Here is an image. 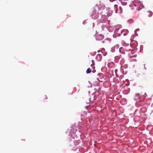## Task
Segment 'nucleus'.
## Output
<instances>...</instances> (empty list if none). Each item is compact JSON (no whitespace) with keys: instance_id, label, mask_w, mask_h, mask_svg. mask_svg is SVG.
I'll list each match as a JSON object with an SVG mask.
<instances>
[{"instance_id":"obj_9","label":"nucleus","mask_w":153,"mask_h":153,"mask_svg":"<svg viewBox=\"0 0 153 153\" xmlns=\"http://www.w3.org/2000/svg\"><path fill=\"white\" fill-rule=\"evenodd\" d=\"M120 102H121V103L122 104H123V101L122 100H121V101Z\"/></svg>"},{"instance_id":"obj_8","label":"nucleus","mask_w":153,"mask_h":153,"mask_svg":"<svg viewBox=\"0 0 153 153\" xmlns=\"http://www.w3.org/2000/svg\"><path fill=\"white\" fill-rule=\"evenodd\" d=\"M114 6L117 9V4H115L114 5Z\"/></svg>"},{"instance_id":"obj_11","label":"nucleus","mask_w":153,"mask_h":153,"mask_svg":"<svg viewBox=\"0 0 153 153\" xmlns=\"http://www.w3.org/2000/svg\"><path fill=\"white\" fill-rule=\"evenodd\" d=\"M45 99H47V97H46V96H45Z\"/></svg>"},{"instance_id":"obj_12","label":"nucleus","mask_w":153,"mask_h":153,"mask_svg":"<svg viewBox=\"0 0 153 153\" xmlns=\"http://www.w3.org/2000/svg\"><path fill=\"white\" fill-rule=\"evenodd\" d=\"M126 2H125V5H126Z\"/></svg>"},{"instance_id":"obj_5","label":"nucleus","mask_w":153,"mask_h":153,"mask_svg":"<svg viewBox=\"0 0 153 153\" xmlns=\"http://www.w3.org/2000/svg\"><path fill=\"white\" fill-rule=\"evenodd\" d=\"M126 82H127L128 83L127 84H126V85L127 86H128L129 85V80L128 79H126Z\"/></svg>"},{"instance_id":"obj_7","label":"nucleus","mask_w":153,"mask_h":153,"mask_svg":"<svg viewBox=\"0 0 153 153\" xmlns=\"http://www.w3.org/2000/svg\"><path fill=\"white\" fill-rule=\"evenodd\" d=\"M136 56H137V55H134L133 56H130V57H131V58H132V57H136Z\"/></svg>"},{"instance_id":"obj_3","label":"nucleus","mask_w":153,"mask_h":153,"mask_svg":"<svg viewBox=\"0 0 153 153\" xmlns=\"http://www.w3.org/2000/svg\"><path fill=\"white\" fill-rule=\"evenodd\" d=\"M140 94H136L135 97V100H137L140 98Z\"/></svg>"},{"instance_id":"obj_4","label":"nucleus","mask_w":153,"mask_h":153,"mask_svg":"<svg viewBox=\"0 0 153 153\" xmlns=\"http://www.w3.org/2000/svg\"><path fill=\"white\" fill-rule=\"evenodd\" d=\"M91 70L90 68H88L86 70V72L87 74L90 73L91 72Z\"/></svg>"},{"instance_id":"obj_6","label":"nucleus","mask_w":153,"mask_h":153,"mask_svg":"<svg viewBox=\"0 0 153 153\" xmlns=\"http://www.w3.org/2000/svg\"><path fill=\"white\" fill-rule=\"evenodd\" d=\"M123 50V48H120V50H119V51L120 52V53H123V52L122 51V50Z\"/></svg>"},{"instance_id":"obj_1","label":"nucleus","mask_w":153,"mask_h":153,"mask_svg":"<svg viewBox=\"0 0 153 153\" xmlns=\"http://www.w3.org/2000/svg\"><path fill=\"white\" fill-rule=\"evenodd\" d=\"M133 5L135 7H137V9L138 11L144 8L141 2L138 0H136L133 2Z\"/></svg>"},{"instance_id":"obj_10","label":"nucleus","mask_w":153,"mask_h":153,"mask_svg":"<svg viewBox=\"0 0 153 153\" xmlns=\"http://www.w3.org/2000/svg\"><path fill=\"white\" fill-rule=\"evenodd\" d=\"M111 14H108V16H110L111 15Z\"/></svg>"},{"instance_id":"obj_2","label":"nucleus","mask_w":153,"mask_h":153,"mask_svg":"<svg viewBox=\"0 0 153 153\" xmlns=\"http://www.w3.org/2000/svg\"><path fill=\"white\" fill-rule=\"evenodd\" d=\"M152 11H149L146 13V15L147 17H151L152 15Z\"/></svg>"}]
</instances>
